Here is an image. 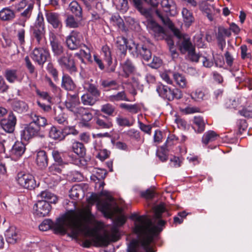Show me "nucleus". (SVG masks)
<instances>
[{"instance_id": "nucleus-1", "label": "nucleus", "mask_w": 252, "mask_h": 252, "mask_svg": "<svg viewBox=\"0 0 252 252\" xmlns=\"http://www.w3.org/2000/svg\"><path fill=\"white\" fill-rule=\"evenodd\" d=\"M99 224L100 222L92 214L90 207L88 206L80 212H72L65 218L58 219L55 223L49 219L45 220L39 225V229L45 231L52 228L55 233H65L68 229H70L74 236L81 234L89 237L97 247L107 246L109 243V237L113 241L119 239L117 227H112L108 236L101 235L96 227Z\"/></svg>"}, {"instance_id": "nucleus-2", "label": "nucleus", "mask_w": 252, "mask_h": 252, "mask_svg": "<svg viewBox=\"0 0 252 252\" xmlns=\"http://www.w3.org/2000/svg\"><path fill=\"white\" fill-rule=\"evenodd\" d=\"M165 208L163 204H159L154 208L153 220L140 216L136 218L134 231L137 239H133L128 245L127 252H154L150 246L154 237L162 231L165 222L160 220L161 214Z\"/></svg>"}, {"instance_id": "nucleus-3", "label": "nucleus", "mask_w": 252, "mask_h": 252, "mask_svg": "<svg viewBox=\"0 0 252 252\" xmlns=\"http://www.w3.org/2000/svg\"><path fill=\"white\" fill-rule=\"evenodd\" d=\"M156 13L163 24L170 29L174 34L178 38L177 44L182 53L185 54L194 49L195 47L191 42L188 35L182 34L178 29H176L169 18L166 16H164L159 10L157 9Z\"/></svg>"}, {"instance_id": "nucleus-4", "label": "nucleus", "mask_w": 252, "mask_h": 252, "mask_svg": "<svg viewBox=\"0 0 252 252\" xmlns=\"http://www.w3.org/2000/svg\"><path fill=\"white\" fill-rule=\"evenodd\" d=\"M32 37L38 44H41L45 34V27L44 18L41 13H39L34 25L31 27Z\"/></svg>"}, {"instance_id": "nucleus-5", "label": "nucleus", "mask_w": 252, "mask_h": 252, "mask_svg": "<svg viewBox=\"0 0 252 252\" xmlns=\"http://www.w3.org/2000/svg\"><path fill=\"white\" fill-rule=\"evenodd\" d=\"M156 90L160 97L168 101L180 99L183 97V93L178 88L172 89L166 85L160 84L157 86Z\"/></svg>"}, {"instance_id": "nucleus-6", "label": "nucleus", "mask_w": 252, "mask_h": 252, "mask_svg": "<svg viewBox=\"0 0 252 252\" xmlns=\"http://www.w3.org/2000/svg\"><path fill=\"white\" fill-rule=\"evenodd\" d=\"M128 49L134 56H140L146 61H149L152 56L149 49L142 45L135 43L132 40L128 43Z\"/></svg>"}, {"instance_id": "nucleus-7", "label": "nucleus", "mask_w": 252, "mask_h": 252, "mask_svg": "<svg viewBox=\"0 0 252 252\" xmlns=\"http://www.w3.org/2000/svg\"><path fill=\"white\" fill-rule=\"evenodd\" d=\"M16 181L23 188L29 189L35 188L37 185L34 177L31 174L20 172L17 174Z\"/></svg>"}, {"instance_id": "nucleus-8", "label": "nucleus", "mask_w": 252, "mask_h": 252, "mask_svg": "<svg viewBox=\"0 0 252 252\" xmlns=\"http://www.w3.org/2000/svg\"><path fill=\"white\" fill-rule=\"evenodd\" d=\"M147 27L149 32L153 34L157 40L163 38L165 33L163 29L153 20L152 15L149 17H147Z\"/></svg>"}, {"instance_id": "nucleus-9", "label": "nucleus", "mask_w": 252, "mask_h": 252, "mask_svg": "<svg viewBox=\"0 0 252 252\" xmlns=\"http://www.w3.org/2000/svg\"><path fill=\"white\" fill-rule=\"evenodd\" d=\"M82 39V35L79 32L72 31L66 38V45L69 49L76 50L81 47Z\"/></svg>"}, {"instance_id": "nucleus-10", "label": "nucleus", "mask_w": 252, "mask_h": 252, "mask_svg": "<svg viewBox=\"0 0 252 252\" xmlns=\"http://www.w3.org/2000/svg\"><path fill=\"white\" fill-rule=\"evenodd\" d=\"M41 130V128L38 126L30 123L21 131V138L23 140L28 141L34 137L40 136Z\"/></svg>"}, {"instance_id": "nucleus-11", "label": "nucleus", "mask_w": 252, "mask_h": 252, "mask_svg": "<svg viewBox=\"0 0 252 252\" xmlns=\"http://www.w3.org/2000/svg\"><path fill=\"white\" fill-rule=\"evenodd\" d=\"M34 214L42 217L48 215L51 209V206L47 201L38 200L33 206Z\"/></svg>"}, {"instance_id": "nucleus-12", "label": "nucleus", "mask_w": 252, "mask_h": 252, "mask_svg": "<svg viewBox=\"0 0 252 252\" xmlns=\"http://www.w3.org/2000/svg\"><path fill=\"white\" fill-rule=\"evenodd\" d=\"M101 194L105 196L106 198L104 200L99 201L97 204V207L103 213H109L112 210L113 198L106 191H102Z\"/></svg>"}, {"instance_id": "nucleus-13", "label": "nucleus", "mask_w": 252, "mask_h": 252, "mask_svg": "<svg viewBox=\"0 0 252 252\" xmlns=\"http://www.w3.org/2000/svg\"><path fill=\"white\" fill-rule=\"evenodd\" d=\"M58 63L60 66L63 69H66L70 73L75 72L77 71L74 59L71 58V55L67 54L60 58Z\"/></svg>"}, {"instance_id": "nucleus-14", "label": "nucleus", "mask_w": 252, "mask_h": 252, "mask_svg": "<svg viewBox=\"0 0 252 252\" xmlns=\"http://www.w3.org/2000/svg\"><path fill=\"white\" fill-rule=\"evenodd\" d=\"M49 56V52L43 48H35L32 51L31 57L39 65H43Z\"/></svg>"}, {"instance_id": "nucleus-15", "label": "nucleus", "mask_w": 252, "mask_h": 252, "mask_svg": "<svg viewBox=\"0 0 252 252\" xmlns=\"http://www.w3.org/2000/svg\"><path fill=\"white\" fill-rule=\"evenodd\" d=\"M16 116L12 112H10L7 118L3 119L0 121V125L4 131L8 133L13 132L16 124Z\"/></svg>"}, {"instance_id": "nucleus-16", "label": "nucleus", "mask_w": 252, "mask_h": 252, "mask_svg": "<svg viewBox=\"0 0 252 252\" xmlns=\"http://www.w3.org/2000/svg\"><path fill=\"white\" fill-rule=\"evenodd\" d=\"M77 119L84 121L89 122L93 118L92 114L88 109L85 108L79 105L72 112Z\"/></svg>"}, {"instance_id": "nucleus-17", "label": "nucleus", "mask_w": 252, "mask_h": 252, "mask_svg": "<svg viewBox=\"0 0 252 252\" xmlns=\"http://www.w3.org/2000/svg\"><path fill=\"white\" fill-rule=\"evenodd\" d=\"M25 150L24 144L20 141H17L9 151V156L14 160H17L24 154Z\"/></svg>"}, {"instance_id": "nucleus-18", "label": "nucleus", "mask_w": 252, "mask_h": 252, "mask_svg": "<svg viewBox=\"0 0 252 252\" xmlns=\"http://www.w3.org/2000/svg\"><path fill=\"white\" fill-rule=\"evenodd\" d=\"M45 17L48 23L52 25L54 29H60L62 27V23L59 13L53 12H46Z\"/></svg>"}, {"instance_id": "nucleus-19", "label": "nucleus", "mask_w": 252, "mask_h": 252, "mask_svg": "<svg viewBox=\"0 0 252 252\" xmlns=\"http://www.w3.org/2000/svg\"><path fill=\"white\" fill-rule=\"evenodd\" d=\"M6 240L8 244H14L19 239L18 230L14 226H10L5 232Z\"/></svg>"}, {"instance_id": "nucleus-20", "label": "nucleus", "mask_w": 252, "mask_h": 252, "mask_svg": "<svg viewBox=\"0 0 252 252\" xmlns=\"http://www.w3.org/2000/svg\"><path fill=\"white\" fill-rule=\"evenodd\" d=\"M50 42L54 55L58 56L63 53V49L61 43L53 33L50 36Z\"/></svg>"}, {"instance_id": "nucleus-21", "label": "nucleus", "mask_w": 252, "mask_h": 252, "mask_svg": "<svg viewBox=\"0 0 252 252\" xmlns=\"http://www.w3.org/2000/svg\"><path fill=\"white\" fill-rule=\"evenodd\" d=\"M80 100L78 94H70L67 96L65 101V105L66 109L69 111L73 112L76 108L80 105Z\"/></svg>"}, {"instance_id": "nucleus-22", "label": "nucleus", "mask_w": 252, "mask_h": 252, "mask_svg": "<svg viewBox=\"0 0 252 252\" xmlns=\"http://www.w3.org/2000/svg\"><path fill=\"white\" fill-rule=\"evenodd\" d=\"M31 121L30 123L33 124L38 127L41 128L48 125L47 119L41 116L37 115L34 113H31L28 115Z\"/></svg>"}, {"instance_id": "nucleus-23", "label": "nucleus", "mask_w": 252, "mask_h": 252, "mask_svg": "<svg viewBox=\"0 0 252 252\" xmlns=\"http://www.w3.org/2000/svg\"><path fill=\"white\" fill-rule=\"evenodd\" d=\"M123 72L121 75L125 78L128 77L130 74L135 70V67L131 61L127 59L121 63Z\"/></svg>"}, {"instance_id": "nucleus-24", "label": "nucleus", "mask_w": 252, "mask_h": 252, "mask_svg": "<svg viewBox=\"0 0 252 252\" xmlns=\"http://www.w3.org/2000/svg\"><path fill=\"white\" fill-rule=\"evenodd\" d=\"M160 5L166 15H174L176 13V5L172 0H162Z\"/></svg>"}, {"instance_id": "nucleus-25", "label": "nucleus", "mask_w": 252, "mask_h": 252, "mask_svg": "<svg viewBox=\"0 0 252 252\" xmlns=\"http://www.w3.org/2000/svg\"><path fill=\"white\" fill-rule=\"evenodd\" d=\"M133 2L136 8L141 14L145 18L149 17L151 15V10L150 9L145 7V5L147 3L146 0H133Z\"/></svg>"}, {"instance_id": "nucleus-26", "label": "nucleus", "mask_w": 252, "mask_h": 252, "mask_svg": "<svg viewBox=\"0 0 252 252\" xmlns=\"http://www.w3.org/2000/svg\"><path fill=\"white\" fill-rule=\"evenodd\" d=\"M36 163L40 169H44L47 166L48 158L45 151H40L37 152Z\"/></svg>"}, {"instance_id": "nucleus-27", "label": "nucleus", "mask_w": 252, "mask_h": 252, "mask_svg": "<svg viewBox=\"0 0 252 252\" xmlns=\"http://www.w3.org/2000/svg\"><path fill=\"white\" fill-rule=\"evenodd\" d=\"M5 77L10 83L21 82L23 77L19 75L18 72L15 69H7L5 72Z\"/></svg>"}, {"instance_id": "nucleus-28", "label": "nucleus", "mask_w": 252, "mask_h": 252, "mask_svg": "<svg viewBox=\"0 0 252 252\" xmlns=\"http://www.w3.org/2000/svg\"><path fill=\"white\" fill-rule=\"evenodd\" d=\"M15 17V12L9 7H4L0 11V19L2 21H12Z\"/></svg>"}, {"instance_id": "nucleus-29", "label": "nucleus", "mask_w": 252, "mask_h": 252, "mask_svg": "<svg viewBox=\"0 0 252 252\" xmlns=\"http://www.w3.org/2000/svg\"><path fill=\"white\" fill-rule=\"evenodd\" d=\"M102 54L104 56L105 60L107 63V65L109 66V71L114 72L115 70V65H111L112 60L110 48L107 45L103 46L102 48Z\"/></svg>"}, {"instance_id": "nucleus-30", "label": "nucleus", "mask_w": 252, "mask_h": 252, "mask_svg": "<svg viewBox=\"0 0 252 252\" xmlns=\"http://www.w3.org/2000/svg\"><path fill=\"white\" fill-rule=\"evenodd\" d=\"M62 87L67 91H73L76 85L71 77L66 74H63L62 80Z\"/></svg>"}, {"instance_id": "nucleus-31", "label": "nucleus", "mask_w": 252, "mask_h": 252, "mask_svg": "<svg viewBox=\"0 0 252 252\" xmlns=\"http://www.w3.org/2000/svg\"><path fill=\"white\" fill-rule=\"evenodd\" d=\"M173 78L177 85L181 89L188 88V81L186 77L182 74L175 72L173 74Z\"/></svg>"}, {"instance_id": "nucleus-32", "label": "nucleus", "mask_w": 252, "mask_h": 252, "mask_svg": "<svg viewBox=\"0 0 252 252\" xmlns=\"http://www.w3.org/2000/svg\"><path fill=\"white\" fill-rule=\"evenodd\" d=\"M131 40L127 41L126 39L123 36L117 37L116 44L117 47L122 52V54L125 56L126 54V48L128 49V43Z\"/></svg>"}, {"instance_id": "nucleus-33", "label": "nucleus", "mask_w": 252, "mask_h": 252, "mask_svg": "<svg viewBox=\"0 0 252 252\" xmlns=\"http://www.w3.org/2000/svg\"><path fill=\"white\" fill-rule=\"evenodd\" d=\"M39 196L42 199H44V200H42L43 201H47L50 204V203H56L57 201V196L48 190L41 192Z\"/></svg>"}, {"instance_id": "nucleus-34", "label": "nucleus", "mask_w": 252, "mask_h": 252, "mask_svg": "<svg viewBox=\"0 0 252 252\" xmlns=\"http://www.w3.org/2000/svg\"><path fill=\"white\" fill-rule=\"evenodd\" d=\"M107 99L108 101H110L111 102L120 101H130L127 97V96L125 91L120 92L115 94L110 95L107 97Z\"/></svg>"}, {"instance_id": "nucleus-35", "label": "nucleus", "mask_w": 252, "mask_h": 252, "mask_svg": "<svg viewBox=\"0 0 252 252\" xmlns=\"http://www.w3.org/2000/svg\"><path fill=\"white\" fill-rule=\"evenodd\" d=\"M193 128L198 132H201L204 130L205 123L201 117H194L193 119Z\"/></svg>"}, {"instance_id": "nucleus-36", "label": "nucleus", "mask_w": 252, "mask_h": 252, "mask_svg": "<svg viewBox=\"0 0 252 252\" xmlns=\"http://www.w3.org/2000/svg\"><path fill=\"white\" fill-rule=\"evenodd\" d=\"M74 56L78 58L82 63L85 64V60L86 59L90 63H92L93 60L90 52L85 51L83 50H80L74 54Z\"/></svg>"}, {"instance_id": "nucleus-37", "label": "nucleus", "mask_w": 252, "mask_h": 252, "mask_svg": "<svg viewBox=\"0 0 252 252\" xmlns=\"http://www.w3.org/2000/svg\"><path fill=\"white\" fill-rule=\"evenodd\" d=\"M219 135L214 131L209 130L205 132L202 137V142L205 145L216 140Z\"/></svg>"}, {"instance_id": "nucleus-38", "label": "nucleus", "mask_w": 252, "mask_h": 252, "mask_svg": "<svg viewBox=\"0 0 252 252\" xmlns=\"http://www.w3.org/2000/svg\"><path fill=\"white\" fill-rule=\"evenodd\" d=\"M65 24L66 27L69 28H77L81 24L80 20L75 19L72 15H68L65 20Z\"/></svg>"}, {"instance_id": "nucleus-39", "label": "nucleus", "mask_w": 252, "mask_h": 252, "mask_svg": "<svg viewBox=\"0 0 252 252\" xmlns=\"http://www.w3.org/2000/svg\"><path fill=\"white\" fill-rule=\"evenodd\" d=\"M110 23L114 26L117 27L120 30H125V25L123 20L118 14L112 15L110 19Z\"/></svg>"}, {"instance_id": "nucleus-40", "label": "nucleus", "mask_w": 252, "mask_h": 252, "mask_svg": "<svg viewBox=\"0 0 252 252\" xmlns=\"http://www.w3.org/2000/svg\"><path fill=\"white\" fill-rule=\"evenodd\" d=\"M83 190L82 188L79 185L73 186L69 191V196L73 199L79 198L80 196H83Z\"/></svg>"}, {"instance_id": "nucleus-41", "label": "nucleus", "mask_w": 252, "mask_h": 252, "mask_svg": "<svg viewBox=\"0 0 252 252\" xmlns=\"http://www.w3.org/2000/svg\"><path fill=\"white\" fill-rule=\"evenodd\" d=\"M182 13L185 25L189 27L194 21V17L192 13L187 8H184Z\"/></svg>"}, {"instance_id": "nucleus-42", "label": "nucleus", "mask_w": 252, "mask_h": 252, "mask_svg": "<svg viewBox=\"0 0 252 252\" xmlns=\"http://www.w3.org/2000/svg\"><path fill=\"white\" fill-rule=\"evenodd\" d=\"M28 108L27 104L23 101L16 100L13 103V109L19 113L26 112Z\"/></svg>"}, {"instance_id": "nucleus-43", "label": "nucleus", "mask_w": 252, "mask_h": 252, "mask_svg": "<svg viewBox=\"0 0 252 252\" xmlns=\"http://www.w3.org/2000/svg\"><path fill=\"white\" fill-rule=\"evenodd\" d=\"M49 136L50 138L58 140H62L64 139V135L63 131L58 129L56 127L52 126L49 131Z\"/></svg>"}, {"instance_id": "nucleus-44", "label": "nucleus", "mask_w": 252, "mask_h": 252, "mask_svg": "<svg viewBox=\"0 0 252 252\" xmlns=\"http://www.w3.org/2000/svg\"><path fill=\"white\" fill-rule=\"evenodd\" d=\"M82 103L84 105H93L96 102V99L91 94L86 93L81 97Z\"/></svg>"}, {"instance_id": "nucleus-45", "label": "nucleus", "mask_w": 252, "mask_h": 252, "mask_svg": "<svg viewBox=\"0 0 252 252\" xmlns=\"http://www.w3.org/2000/svg\"><path fill=\"white\" fill-rule=\"evenodd\" d=\"M73 152L77 155L83 156L85 154L86 149L83 144L80 142H74L72 145Z\"/></svg>"}, {"instance_id": "nucleus-46", "label": "nucleus", "mask_w": 252, "mask_h": 252, "mask_svg": "<svg viewBox=\"0 0 252 252\" xmlns=\"http://www.w3.org/2000/svg\"><path fill=\"white\" fill-rule=\"evenodd\" d=\"M114 3L117 9L122 13L126 12L128 8L127 0H114Z\"/></svg>"}, {"instance_id": "nucleus-47", "label": "nucleus", "mask_w": 252, "mask_h": 252, "mask_svg": "<svg viewBox=\"0 0 252 252\" xmlns=\"http://www.w3.org/2000/svg\"><path fill=\"white\" fill-rule=\"evenodd\" d=\"M70 11L74 14L76 16L80 18L82 16V8L80 5L76 1H72L69 4Z\"/></svg>"}, {"instance_id": "nucleus-48", "label": "nucleus", "mask_w": 252, "mask_h": 252, "mask_svg": "<svg viewBox=\"0 0 252 252\" xmlns=\"http://www.w3.org/2000/svg\"><path fill=\"white\" fill-rule=\"evenodd\" d=\"M199 7L200 10L204 12L207 14L208 18L210 20H212V16L211 14V5L205 1H202L199 3Z\"/></svg>"}, {"instance_id": "nucleus-49", "label": "nucleus", "mask_w": 252, "mask_h": 252, "mask_svg": "<svg viewBox=\"0 0 252 252\" xmlns=\"http://www.w3.org/2000/svg\"><path fill=\"white\" fill-rule=\"evenodd\" d=\"M95 123L99 128L108 129L112 126V123L109 120H104L99 118L95 119Z\"/></svg>"}, {"instance_id": "nucleus-50", "label": "nucleus", "mask_w": 252, "mask_h": 252, "mask_svg": "<svg viewBox=\"0 0 252 252\" xmlns=\"http://www.w3.org/2000/svg\"><path fill=\"white\" fill-rule=\"evenodd\" d=\"M84 88L94 96L97 97L100 95V92L94 84L86 83Z\"/></svg>"}, {"instance_id": "nucleus-51", "label": "nucleus", "mask_w": 252, "mask_h": 252, "mask_svg": "<svg viewBox=\"0 0 252 252\" xmlns=\"http://www.w3.org/2000/svg\"><path fill=\"white\" fill-rule=\"evenodd\" d=\"M191 98L196 101L203 100L205 97L204 93L200 89H196L191 93Z\"/></svg>"}, {"instance_id": "nucleus-52", "label": "nucleus", "mask_w": 252, "mask_h": 252, "mask_svg": "<svg viewBox=\"0 0 252 252\" xmlns=\"http://www.w3.org/2000/svg\"><path fill=\"white\" fill-rule=\"evenodd\" d=\"M117 124L121 126H130L133 125V123L125 117L118 116L116 118Z\"/></svg>"}, {"instance_id": "nucleus-53", "label": "nucleus", "mask_w": 252, "mask_h": 252, "mask_svg": "<svg viewBox=\"0 0 252 252\" xmlns=\"http://www.w3.org/2000/svg\"><path fill=\"white\" fill-rule=\"evenodd\" d=\"M115 110V107L109 103H107L102 105L101 108V111L109 116H112Z\"/></svg>"}, {"instance_id": "nucleus-54", "label": "nucleus", "mask_w": 252, "mask_h": 252, "mask_svg": "<svg viewBox=\"0 0 252 252\" xmlns=\"http://www.w3.org/2000/svg\"><path fill=\"white\" fill-rule=\"evenodd\" d=\"M124 134L129 137L130 138L139 141L140 138V132L134 129H130L124 132Z\"/></svg>"}, {"instance_id": "nucleus-55", "label": "nucleus", "mask_w": 252, "mask_h": 252, "mask_svg": "<svg viewBox=\"0 0 252 252\" xmlns=\"http://www.w3.org/2000/svg\"><path fill=\"white\" fill-rule=\"evenodd\" d=\"M169 149H166L163 146L157 152V155L162 161H165L167 159V152Z\"/></svg>"}, {"instance_id": "nucleus-56", "label": "nucleus", "mask_w": 252, "mask_h": 252, "mask_svg": "<svg viewBox=\"0 0 252 252\" xmlns=\"http://www.w3.org/2000/svg\"><path fill=\"white\" fill-rule=\"evenodd\" d=\"M231 35V32L229 29H225L223 27H219L217 38L221 40L223 36H229Z\"/></svg>"}, {"instance_id": "nucleus-57", "label": "nucleus", "mask_w": 252, "mask_h": 252, "mask_svg": "<svg viewBox=\"0 0 252 252\" xmlns=\"http://www.w3.org/2000/svg\"><path fill=\"white\" fill-rule=\"evenodd\" d=\"M120 107L130 112L137 113V106L136 104H129L126 103H121Z\"/></svg>"}, {"instance_id": "nucleus-58", "label": "nucleus", "mask_w": 252, "mask_h": 252, "mask_svg": "<svg viewBox=\"0 0 252 252\" xmlns=\"http://www.w3.org/2000/svg\"><path fill=\"white\" fill-rule=\"evenodd\" d=\"M62 168L60 165L53 164L48 168L49 173L53 175H57L62 172Z\"/></svg>"}, {"instance_id": "nucleus-59", "label": "nucleus", "mask_w": 252, "mask_h": 252, "mask_svg": "<svg viewBox=\"0 0 252 252\" xmlns=\"http://www.w3.org/2000/svg\"><path fill=\"white\" fill-rule=\"evenodd\" d=\"M181 111L186 114H191L198 112L199 109L196 107L188 106L185 108H181Z\"/></svg>"}, {"instance_id": "nucleus-60", "label": "nucleus", "mask_w": 252, "mask_h": 252, "mask_svg": "<svg viewBox=\"0 0 252 252\" xmlns=\"http://www.w3.org/2000/svg\"><path fill=\"white\" fill-rule=\"evenodd\" d=\"M202 57L195 53V47L188 52V58L192 62H197L199 59Z\"/></svg>"}, {"instance_id": "nucleus-61", "label": "nucleus", "mask_w": 252, "mask_h": 252, "mask_svg": "<svg viewBox=\"0 0 252 252\" xmlns=\"http://www.w3.org/2000/svg\"><path fill=\"white\" fill-rule=\"evenodd\" d=\"M52 156L55 161L58 163L61 164L63 162V153L54 150L52 151Z\"/></svg>"}, {"instance_id": "nucleus-62", "label": "nucleus", "mask_w": 252, "mask_h": 252, "mask_svg": "<svg viewBox=\"0 0 252 252\" xmlns=\"http://www.w3.org/2000/svg\"><path fill=\"white\" fill-rule=\"evenodd\" d=\"M241 115L247 118L252 117V106H249L244 108L239 111Z\"/></svg>"}, {"instance_id": "nucleus-63", "label": "nucleus", "mask_w": 252, "mask_h": 252, "mask_svg": "<svg viewBox=\"0 0 252 252\" xmlns=\"http://www.w3.org/2000/svg\"><path fill=\"white\" fill-rule=\"evenodd\" d=\"M215 61L216 66L219 67H222L224 65V61L223 58L221 55H216L215 56H213Z\"/></svg>"}, {"instance_id": "nucleus-64", "label": "nucleus", "mask_w": 252, "mask_h": 252, "mask_svg": "<svg viewBox=\"0 0 252 252\" xmlns=\"http://www.w3.org/2000/svg\"><path fill=\"white\" fill-rule=\"evenodd\" d=\"M174 121L178 128L182 129L186 128L187 124L184 120L179 117H176Z\"/></svg>"}]
</instances>
